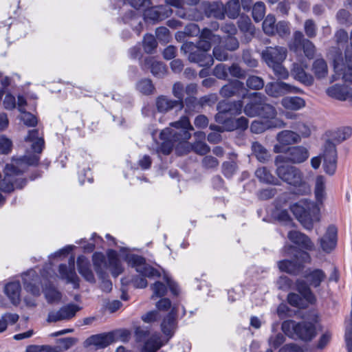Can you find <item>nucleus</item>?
<instances>
[{
    "instance_id": "1",
    "label": "nucleus",
    "mask_w": 352,
    "mask_h": 352,
    "mask_svg": "<svg viewBox=\"0 0 352 352\" xmlns=\"http://www.w3.org/2000/svg\"><path fill=\"white\" fill-rule=\"evenodd\" d=\"M26 142L31 143V151L33 153L25 155L22 157L14 159L11 164H7L4 170V177L0 181V190L10 192L15 188H22L27 181L21 175L29 166L37 165L45 146L43 138L39 136L38 130L33 129L28 132L25 139Z\"/></svg>"
},
{
    "instance_id": "2",
    "label": "nucleus",
    "mask_w": 352,
    "mask_h": 352,
    "mask_svg": "<svg viewBox=\"0 0 352 352\" xmlns=\"http://www.w3.org/2000/svg\"><path fill=\"white\" fill-rule=\"evenodd\" d=\"M220 42V36L212 34L208 28H205L202 30L200 40L196 44L184 42L181 47V51L184 55H187L190 62L197 63L200 67H210L214 64V58L208 52L210 50L212 43Z\"/></svg>"
},
{
    "instance_id": "3",
    "label": "nucleus",
    "mask_w": 352,
    "mask_h": 352,
    "mask_svg": "<svg viewBox=\"0 0 352 352\" xmlns=\"http://www.w3.org/2000/svg\"><path fill=\"white\" fill-rule=\"evenodd\" d=\"M220 42V36L212 34L208 28H205L202 30L200 40L196 44L184 42L181 47V51L184 55H187L190 62L197 63L200 67H210L214 64V58L208 52L210 50L212 43Z\"/></svg>"
},
{
    "instance_id": "4",
    "label": "nucleus",
    "mask_w": 352,
    "mask_h": 352,
    "mask_svg": "<svg viewBox=\"0 0 352 352\" xmlns=\"http://www.w3.org/2000/svg\"><path fill=\"white\" fill-rule=\"evenodd\" d=\"M172 128H166L160 133V139L162 141L159 151L164 155H168L173 150L177 142H185L190 138L189 131H193L187 116H182L179 120L170 124Z\"/></svg>"
},
{
    "instance_id": "5",
    "label": "nucleus",
    "mask_w": 352,
    "mask_h": 352,
    "mask_svg": "<svg viewBox=\"0 0 352 352\" xmlns=\"http://www.w3.org/2000/svg\"><path fill=\"white\" fill-rule=\"evenodd\" d=\"M283 251L285 256H294L293 260H282L278 262V267L282 272L293 274H300L305 263L311 262V256L307 252L300 250L291 245H285Z\"/></svg>"
},
{
    "instance_id": "6",
    "label": "nucleus",
    "mask_w": 352,
    "mask_h": 352,
    "mask_svg": "<svg viewBox=\"0 0 352 352\" xmlns=\"http://www.w3.org/2000/svg\"><path fill=\"white\" fill-rule=\"evenodd\" d=\"M303 277L307 283L302 279H297L296 281V289L308 302L314 303L316 297L310 287H320L326 279L327 275L322 270L309 268L304 272Z\"/></svg>"
},
{
    "instance_id": "7",
    "label": "nucleus",
    "mask_w": 352,
    "mask_h": 352,
    "mask_svg": "<svg viewBox=\"0 0 352 352\" xmlns=\"http://www.w3.org/2000/svg\"><path fill=\"white\" fill-rule=\"evenodd\" d=\"M291 210L307 230H311L314 223L320 220V208L313 201L302 199L293 204Z\"/></svg>"
},
{
    "instance_id": "8",
    "label": "nucleus",
    "mask_w": 352,
    "mask_h": 352,
    "mask_svg": "<svg viewBox=\"0 0 352 352\" xmlns=\"http://www.w3.org/2000/svg\"><path fill=\"white\" fill-rule=\"evenodd\" d=\"M287 50L280 46L267 47L261 53L262 58L265 63L273 69L274 73L280 78H286L288 72L282 65L287 57Z\"/></svg>"
},
{
    "instance_id": "9",
    "label": "nucleus",
    "mask_w": 352,
    "mask_h": 352,
    "mask_svg": "<svg viewBox=\"0 0 352 352\" xmlns=\"http://www.w3.org/2000/svg\"><path fill=\"white\" fill-rule=\"evenodd\" d=\"M333 61L335 74L332 76V81L342 79L344 82H352V30L350 46L345 51V60L341 53L336 52Z\"/></svg>"
},
{
    "instance_id": "10",
    "label": "nucleus",
    "mask_w": 352,
    "mask_h": 352,
    "mask_svg": "<svg viewBox=\"0 0 352 352\" xmlns=\"http://www.w3.org/2000/svg\"><path fill=\"white\" fill-rule=\"evenodd\" d=\"M275 166H276V173L282 181L294 187L300 188V193L309 191V188L303 180L302 173L298 168L283 164H278Z\"/></svg>"
},
{
    "instance_id": "11",
    "label": "nucleus",
    "mask_w": 352,
    "mask_h": 352,
    "mask_svg": "<svg viewBox=\"0 0 352 352\" xmlns=\"http://www.w3.org/2000/svg\"><path fill=\"white\" fill-rule=\"evenodd\" d=\"M135 333L138 342H144L141 352H156L164 344L159 333L150 336L148 330L144 327H137Z\"/></svg>"
},
{
    "instance_id": "12",
    "label": "nucleus",
    "mask_w": 352,
    "mask_h": 352,
    "mask_svg": "<svg viewBox=\"0 0 352 352\" xmlns=\"http://www.w3.org/2000/svg\"><path fill=\"white\" fill-rule=\"evenodd\" d=\"M309 156V150L303 146H293L289 147L284 155H277L274 164H284L290 162L292 164H301L305 162Z\"/></svg>"
},
{
    "instance_id": "13",
    "label": "nucleus",
    "mask_w": 352,
    "mask_h": 352,
    "mask_svg": "<svg viewBox=\"0 0 352 352\" xmlns=\"http://www.w3.org/2000/svg\"><path fill=\"white\" fill-rule=\"evenodd\" d=\"M283 331L292 329L298 338L303 340H310L316 335V328L311 322H302L296 323L294 320L285 321L283 323Z\"/></svg>"
},
{
    "instance_id": "14",
    "label": "nucleus",
    "mask_w": 352,
    "mask_h": 352,
    "mask_svg": "<svg viewBox=\"0 0 352 352\" xmlns=\"http://www.w3.org/2000/svg\"><path fill=\"white\" fill-rule=\"evenodd\" d=\"M126 261L130 266L135 269L137 272L145 278L160 277V272L153 267L147 264L144 258L142 256L132 254L127 257Z\"/></svg>"
},
{
    "instance_id": "15",
    "label": "nucleus",
    "mask_w": 352,
    "mask_h": 352,
    "mask_svg": "<svg viewBox=\"0 0 352 352\" xmlns=\"http://www.w3.org/2000/svg\"><path fill=\"white\" fill-rule=\"evenodd\" d=\"M322 157L324 171L327 175H334L337 168V151L334 143L329 140L325 142Z\"/></svg>"
},
{
    "instance_id": "16",
    "label": "nucleus",
    "mask_w": 352,
    "mask_h": 352,
    "mask_svg": "<svg viewBox=\"0 0 352 352\" xmlns=\"http://www.w3.org/2000/svg\"><path fill=\"white\" fill-rule=\"evenodd\" d=\"M80 307L74 303L67 304L58 311H52L48 314L47 321L56 322L61 320H69L74 318Z\"/></svg>"
},
{
    "instance_id": "17",
    "label": "nucleus",
    "mask_w": 352,
    "mask_h": 352,
    "mask_svg": "<svg viewBox=\"0 0 352 352\" xmlns=\"http://www.w3.org/2000/svg\"><path fill=\"white\" fill-rule=\"evenodd\" d=\"M265 92L272 97H278L289 93H299L300 89L282 81L269 82L265 86Z\"/></svg>"
},
{
    "instance_id": "18",
    "label": "nucleus",
    "mask_w": 352,
    "mask_h": 352,
    "mask_svg": "<svg viewBox=\"0 0 352 352\" xmlns=\"http://www.w3.org/2000/svg\"><path fill=\"white\" fill-rule=\"evenodd\" d=\"M246 96L250 99V102L245 105L243 112L249 117L258 116L266 99L265 96L256 92Z\"/></svg>"
},
{
    "instance_id": "19",
    "label": "nucleus",
    "mask_w": 352,
    "mask_h": 352,
    "mask_svg": "<svg viewBox=\"0 0 352 352\" xmlns=\"http://www.w3.org/2000/svg\"><path fill=\"white\" fill-rule=\"evenodd\" d=\"M75 258L72 256L68 261V265L60 264L58 272L62 279L66 280L67 283H72L74 288L79 287V278L75 271Z\"/></svg>"
},
{
    "instance_id": "20",
    "label": "nucleus",
    "mask_w": 352,
    "mask_h": 352,
    "mask_svg": "<svg viewBox=\"0 0 352 352\" xmlns=\"http://www.w3.org/2000/svg\"><path fill=\"white\" fill-rule=\"evenodd\" d=\"M22 280L25 290L37 297L41 294L40 278L34 270H30L23 274Z\"/></svg>"
},
{
    "instance_id": "21",
    "label": "nucleus",
    "mask_w": 352,
    "mask_h": 352,
    "mask_svg": "<svg viewBox=\"0 0 352 352\" xmlns=\"http://www.w3.org/2000/svg\"><path fill=\"white\" fill-rule=\"evenodd\" d=\"M219 94L223 98H230L241 95L242 98H245L247 95V90L243 82L239 80H232L221 88Z\"/></svg>"
},
{
    "instance_id": "22",
    "label": "nucleus",
    "mask_w": 352,
    "mask_h": 352,
    "mask_svg": "<svg viewBox=\"0 0 352 352\" xmlns=\"http://www.w3.org/2000/svg\"><path fill=\"white\" fill-rule=\"evenodd\" d=\"M171 14L170 8L161 6L146 9L144 12V17L146 21L155 22L168 17Z\"/></svg>"
},
{
    "instance_id": "23",
    "label": "nucleus",
    "mask_w": 352,
    "mask_h": 352,
    "mask_svg": "<svg viewBox=\"0 0 352 352\" xmlns=\"http://www.w3.org/2000/svg\"><path fill=\"white\" fill-rule=\"evenodd\" d=\"M285 123L280 119H275L274 120H254L252 122L250 130L252 133L259 134L265 130L271 128H283Z\"/></svg>"
},
{
    "instance_id": "24",
    "label": "nucleus",
    "mask_w": 352,
    "mask_h": 352,
    "mask_svg": "<svg viewBox=\"0 0 352 352\" xmlns=\"http://www.w3.org/2000/svg\"><path fill=\"white\" fill-rule=\"evenodd\" d=\"M322 250L327 252H331L337 244V229L335 226H329L324 235L320 239Z\"/></svg>"
},
{
    "instance_id": "25",
    "label": "nucleus",
    "mask_w": 352,
    "mask_h": 352,
    "mask_svg": "<svg viewBox=\"0 0 352 352\" xmlns=\"http://www.w3.org/2000/svg\"><path fill=\"white\" fill-rule=\"evenodd\" d=\"M327 94L333 98L340 101H345L351 98L352 90L345 85H334L326 90Z\"/></svg>"
},
{
    "instance_id": "26",
    "label": "nucleus",
    "mask_w": 352,
    "mask_h": 352,
    "mask_svg": "<svg viewBox=\"0 0 352 352\" xmlns=\"http://www.w3.org/2000/svg\"><path fill=\"white\" fill-rule=\"evenodd\" d=\"M287 237L292 243L301 248L310 251L314 248V244L311 239L300 232L296 230L289 231Z\"/></svg>"
},
{
    "instance_id": "27",
    "label": "nucleus",
    "mask_w": 352,
    "mask_h": 352,
    "mask_svg": "<svg viewBox=\"0 0 352 352\" xmlns=\"http://www.w3.org/2000/svg\"><path fill=\"white\" fill-rule=\"evenodd\" d=\"M243 102L242 100H235L232 102L222 100L220 101L217 107V109L225 111L231 116H238L241 113Z\"/></svg>"
},
{
    "instance_id": "28",
    "label": "nucleus",
    "mask_w": 352,
    "mask_h": 352,
    "mask_svg": "<svg viewBox=\"0 0 352 352\" xmlns=\"http://www.w3.org/2000/svg\"><path fill=\"white\" fill-rule=\"evenodd\" d=\"M77 266L79 273L88 282L94 283L95 278L92 270L90 268L89 260L83 255L77 258Z\"/></svg>"
},
{
    "instance_id": "29",
    "label": "nucleus",
    "mask_w": 352,
    "mask_h": 352,
    "mask_svg": "<svg viewBox=\"0 0 352 352\" xmlns=\"http://www.w3.org/2000/svg\"><path fill=\"white\" fill-rule=\"evenodd\" d=\"M115 336L113 333L107 334L94 335L89 338L87 342L89 344L96 346L97 349H103L114 341Z\"/></svg>"
},
{
    "instance_id": "30",
    "label": "nucleus",
    "mask_w": 352,
    "mask_h": 352,
    "mask_svg": "<svg viewBox=\"0 0 352 352\" xmlns=\"http://www.w3.org/2000/svg\"><path fill=\"white\" fill-rule=\"evenodd\" d=\"M307 67V64L302 66L298 63H294L292 73L295 79L303 83L304 85L309 86L313 84L314 78L311 74H307L305 72L304 69Z\"/></svg>"
},
{
    "instance_id": "31",
    "label": "nucleus",
    "mask_w": 352,
    "mask_h": 352,
    "mask_svg": "<svg viewBox=\"0 0 352 352\" xmlns=\"http://www.w3.org/2000/svg\"><path fill=\"white\" fill-rule=\"evenodd\" d=\"M277 141L282 145L287 146L300 142V135L291 130H283L276 135Z\"/></svg>"
},
{
    "instance_id": "32",
    "label": "nucleus",
    "mask_w": 352,
    "mask_h": 352,
    "mask_svg": "<svg viewBox=\"0 0 352 352\" xmlns=\"http://www.w3.org/2000/svg\"><path fill=\"white\" fill-rule=\"evenodd\" d=\"M143 67L149 68L153 75L158 78L164 76L166 72V68L164 63L155 60L152 57L145 58Z\"/></svg>"
},
{
    "instance_id": "33",
    "label": "nucleus",
    "mask_w": 352,
    "mask_h": 352,
    "mask_svg": "<svg viewBox=\"0 0 352 352\" xmlns=\"http://www.w3.org/2000/svg\"><path fill=\"white\" fill-rule=\"evenodd\" d=\"M108 263L106 268H109L112 276L117 277L123 272V267L116 251L110 250L107 253Z\"/></svg>"
},
{
    "instance_id": "34",
    "label": "nucleus",
    "mask_w": 352,
    "mask_h": 352,
    "mask_svg": "<svg viewBox=\"0 0 352 352\" xmlns=\"http://www.w3.org/2000/svg\"><path fill=\"white\" fill-rule=\"evenodd\" d=\"M21 289V284L19 281L9 283L5 286L4 292L14 305H17L20 302Z\"/></svg>"
},
{
    "instance_id": "35",
    "label": "nucleus",
    "mask_w": 352,
    "mask_h": 352,
    "mask_svg": "<svg viewBox=\"0 0 352 352\" xmlns=\"http://www.w3.org/2000/svg\"><path fill=\"white\" fill-rule=\"evenodd\" d=\"M205 13L208 17L223 20L225 19L224 4L219 1L212 2L207 6Z\"/></svg>"
},
{
    "instance_id": "36",
    "label": "nucleus",
    "mask_w": 352,
    "mask_h": 352,
    "mask_svg": "<svg viewBox=\"0 0 352 352\" xmlns=\"http://www.w3.org/2000/svg\"><path fill=\"white\" fill-rule=\"evenodd\" d=\"M281 104L287 109L297 111L305 106V101L300 97H285L281 100Z\"/></svg>"
},
{
    "instance_id": "37",
    "label": "nucleus",
    "mask_w": 352,
    "mask_h": 352,
    "mask_svg": "<svg viewBox=\"0 0 352 352\" xmlns=\"http://www.w3.org/2000/svg\"><path fill=\"white\" fill-rule=\"evenodd\" d=\"M161 327L165 335L170 336L173 335V330L176 327L175 313L173 311H171L163 320Z\"/></svg>"
},
{
    "instance_id": "38",
    "label": "nucleus",
    "mask_w": 352,
    "mask_h": 352,
    "mask_svg": "<svg viewBox=\"0 0 352 352\" xmlns=\"http://www.w3.org/2000/svg\"><path fill=\"white\" fill-rule=\"evenodd\" d=\"M325 184L326 179L324 176L318 175L316 177L314 193L316 201L320 204H322L326 195Z\"/></svg>"
},
{
    "instance_id": "39",
    "label": "nucleus",
    "mask_w": 352,
    "mask_h": 352,
    "mask_svg": "<svg viewBox=\"0 0 352 352\" xmlns=\"http://www.w3.org/2000/svg\"><path fill=\"white\" fill-rule=\"evenodd\" d=\"M225 16L230 19H236L240 14L241 4L239 0H229L225 5Z\"/></svg>"
},
{
    "instance_id": "40",
    "label": "nucleus",
    "mask_w": 352,
    "mask_h": 352,
    "mask_svg": "<svg viewBox=\"0 0 352 352\" xmlns=\"http://www.w3.org/2000/svg\"><path fill=\"white\" fill-rule=\"evenodd\" d=\"M156 106L160 112H166L173 108L179 106V104L176 100L161 96L156 100Z\"/></svg>"
},
{
    "instance_id": "41",
    "label": "nucleus",
    "mask_w": 352,
    "mask_h": 352,
    "mask_svg": "<svg viewBox=\"0 0 352 352\" xmlns=\"http://www.w3.org/2000/svg\"><path fill=\"white\" fill-rule=\"evenodd\" d=\"M312 71L318 79L326 77L328 74V67L326 61L322 58L316 59L312 65Z\"/></svg>"
},
{
    "instance_id": "42",
    "label": "nucleus",
    "mask_w": 352,
    "mask_h": 352,
    "mask_svg": "<svg viewBox=\"0 0 352 352\" xmlns=\"http://www.w3.org/2000/svg\"><path fill=\"white\" fill-rule=\"evenodd\" d=\"M252 151L256 159L261 162L267 161L270 157V154L268 151L257 142L252 143Z\"/></svg>"
},
{
    "instance_id": "43",
    "label": "nucleus",
    "mask_w": 352,
    "mask_h": 352,
    "mask_svg": "<svg viewBox=\"0 0 352 352\" xmlns=\"http://www.w3.org/2000/svg\"><path fill=\"white\" fill-rule=\"evenodd\" d=\"M255 175L261 182L273 184H277V179L266 167L257 168L255 172Z\"/></svg>"
},
{
    "instance_id": "44",
    "label": "nucleus",
    "mask_w": 352,
    "mask_h": 352,
    "mask_svg": "<svg viewBox=\"0 0 352 352\" xmlns=\"http://www.w3.org/2000/svg\"><path fill=\"white\" fill-rule=\"evenodd\" d=\"M93 263L94 265L95 271L97 273L99 278L103 277V269L102 267H107V262L105 257L102 253L95 252L92 256Z\"/></svg>"
},
{
    "instance_id": "45",
    "label": "nucleus",
    "mask_w": 352,
    "mask_h": 352,
    "mask_svg": "<svg viewBox=\"0 0 352 352\" xmlns=\"http://www.w3.org/2000/svg\"><path fill=\"white\" fill-rule=\"evenodd\" d=\"M238 26L246 36L252 37L254 35L255 28L249 17H241L238 21Z\"/></svg>"
},
{
    "instance_id": "46",
    "label": "nucleus",
    "mask_w": 352,
    "mask_h": 352,
    "mask_svg": "<svg viewBox=\"0 0 352 352\" xmlns=\"http://www.w3.org/2000/svg\"><path fill=\"white\" fill-rule=\"evenodd\" d=\"M276 109L265 102L263 104V107L258 116H261L266 120H274L275 119H278L276 116Z\"/></svg>"
},
{
    "instance_id": "47",
    "label": "nucleus",
    "mask_w": 352,
    "mask_h": 352,
    "mask_svg": "<svg viewBox=\"0 0 352 352\" xmlns=\"http://www.w3.org/2000/svg\"><path fill=\"white\" fill-rule=\"evenodd\" d=\"M276 19L272 14H268L263 22V30L264 32L269 35L276 34Z\"/></svg>"
},
{
    "instance_id": "48",
    "label": "nucleus",
    "mask_w": 352,
    "mask_h": 352,
    "mask_svg": "<svg viewBox=\"0 0 352 352\" xmlns=\"http://www.w3.org/2000/svg\"><path fill=\"white\" fill-rule=\"evenodd\" d=\"M228 123L230 124H228L227 127L228 131H232L235 129L245 130L248 126V120L243 116L236 120L231 119V120L228 121Z\"/></svg>"
},
{
    "instance_id": "49",
    "label": "nucleus",
    "mask_w": 352,
    "mask_h": 352,
    "mask_svg": "<svg viewBox=\"0 0 352 352\" xmlns=\"http://www.w3.org/2000/svg\"><path fill=\"white\" fill-rule=\"evenodd\" d=\"M352 133V129L350 127H344L333 131L331 134L333 140L340 143L349 138Z\"/></svg>"
},
{
    "instance_id": "50",
    "label": "nucleus",
    "mask_w": 352,
    "mask_h": 352,
    "mask_svg": "<svg viewBox=\"0 0 352 352\" xmlns=\"http://www.w3.org/2000/svg\"><path fill=\"white\" fill-rule=\"evenodd\" d=\"M43 292L47 301L50 303L58 302L61 298V294L51 285L43 289Z\"/></svg>"
},
{
    "instance_id": "51",
    "label": "nucleus",
    "mask_w": 352,
    "mask_h": 352,
    "mask_svg": "<svg viewBox=\"0 0 352 352\" xmlns=\"http://www.w3.org/2000/svg\"><path fill=\"white\" fill-rule=\"evenodd\" d=\"M290 127L298 131L300 137L302 138L309 137L311 133L310 126L305 122L296 121L293 122Z\"/></svg>"
},
{
    "instance_id": "52",
    "label": "nucleus",
    "mask_w": 352,
    "mask_h": 352,
    "mask_svg": "<svg viewBox=\"0 0 352 352\" xmlns=\"http://www.w3.org/2000/svg\"><path fill=\"white\" fill-rule=\"evenodd\" d=\"M173 94L174 96L177 99L176 101L179 104V109H182L184 107V88L182 83L177 82L173 85Z\"/></svg>"
},
{
    "instance_id": "53",
    "label": "nucleus",
    "mask_w": 352,
    "mask_h": 352,
    "mask_svg": "<svg viewBox=\"0 0 352 352\" xmlns=\"http://www.w3.org/2000/svg\"><path fill=\"white\" fill-rule=\"evenodd\" d=\"M130 15L129 21L127 20L126 16L124 17V23H129L130 25L134 27L133 29L138 34H140L142 30V23L140 17L137 16L133 12L129 13Z\"/></svg>"
},
{
    "instance_id": "54",
    "label": "nucleus",
    "mask_w": 352,
    "mask_h": 352,
    "mask_svg": "<svg viewBox=\"0 0 352 352\" xmlns=\"http://www.w3.org/2000/svg\"><path fill=\"white\" fill-rule=\"evenodd\" d=\"M265 14V6L263 2L258 1L252 7V17L256 22L261 21Z\"/></svg>"
},
{
    "instance_id": "55",
    "label": "nucleus",
    "mask_w": 352,
    "mask_h": 352,
    "mask_svg": "<svg viewBox=\"0 0 352 352\" xmlns=\"http://www.w3.org/2000/svg\"><path fill=\"white\" fill-rule=\"evenodd\" d=\"M137 89L143 94L148 95L153 92L155 87L150 79L145 78L138 82Z\"/></svg>"
},
{
    "instance_id": "56",
    "label": "nucleus",
    "mask_w": 352,
    "mask_h": 352,
    "mask_svg": "<svg viewBox=\"0 0 352 352\" xmlns=\"http://www.w3.org/2000/svg\"><path fill=\"white\" fill-rule=\"evenodd\" d=\"M157 43L155 38L152 34H146L143 40V47L145 52L151 54L157 47Z\"/></svg>"
},
{
    "instance_id": "57",
    "label": "nucleus",
    "mask_w": 352,
    "mask_h": 352,
    "mask_svg": "<svg viewBox=\"0 0 352 352\" xmlns=\"http://www.w3.org/2000/svg\"><path fill=\"white\" fill-rule=\"evenodd\" d=\"M246 85L251 89L259 90L263 87L264 81L261 77L250 76L246 80Z\"/></svg>"
},
{
    "instance_id": "58",
    "label": "nucleus",
    "mask_w": 352,
    "mask_h": 352,
    "mask_svg": "<svg viewBox=\"0 0 352 352\" xmlns=\"http://www.w3.org/2000/svg\"><path fill=\"white\" fill-rule=\"evenodd\" d=\"M303 50L304 54L309 59L314 58L316 53V47L309 40H305L304 43L298 47V50Z\"/></svg>"
},
{
    "instance_id": "59",
    "label": "nucleus",
    "mask_w": 352,
    "mask_h": 352,
    "mask_svg": "<svg viewBox=\"0 0 352 352\" xmlns=\"http://www.w3.org/2000/svg\"><path fill=\"white\" fill-rule=\"evenodd\" d=\"M228 72L230 76L238 79H243L246 76L245 71L236 63H233L228 67Z\"/></svg>"
},
{
    "instance_id": "60",
    "label": "nucleus",
    "mask_w": 352,
    "mask_h": 352,
    "mask_svg": "<svg viewBox=\"0 0 352 352\" xmlns=\"http://www.w3.org/2000/svg\"><path fill=\"white\" fill-rule=\"evenodd\" d=\"M227 50L222 45H217L213 48V57L219 61H226L228 59Z\"/></svg>"
},
{
    "instance_id": "61",
    "label": "nucleus",
    "mask_w": 352,
    "mask_h": 352,
    "mask_svg": "<svg viewBox=\"0 0 352 352\" xmlns=\"http://www.w3.org/2000/svg\"><path fill=\"white\" fill-rule=\"evenodd\" d=\"M289 23L287 21H279L276 25V34L280 37H286L290 34Z\"/></svg>"
},
{
    "instance_id": "62",
    "label": "nucleus",
    "mask_w": 352,
    "mask_h": 352,
    "mask_svg": "<svg viewBox=\"0 0 352 352\" xmlns=\"http://www.w3.org/2000/svg\"><path fill=\"white\" fill-rule=\"evenodd\" d=\"M151 288L153 292V294L151 297L153 299L155 298L164 296L167 292L166 286L160 281L155 282L152 285Z\"/></svg>"
},
{
    "instance_id": "63",
    "label": "nucleus",
    "mask_w": 352,
    "mask_h": 352,
    "mask_svg": "<svg viewBox=\"0 0 352 352\" xmlns=\"http://www.w3.org/2000/svg\"><path fill=\"white\" fill-rule=\"evenodd\" d=\"M304 30L305 34L309 38H314L317 33V26L312 19H307L304 23Z\"/></svg>"
},
{
    "instance_id": "64",
    "label": "nucleus",
    "mask_w": 352,
    "mask_h": 352,
    "mask_svg": "<svg viewBox=\"0 0 352 352\" xmlns=\"http://www.w3.org/2000/svg\"><path fill=\"white\" fill-rule=\"evenodd\" d=\"M236 168L237 166L234 162H225L222 164V173L228 178L232 177Z\"/></svg>"
}]
</instances>
